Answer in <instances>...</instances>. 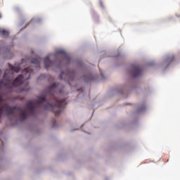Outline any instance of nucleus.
<instances>
[{"instance_id": "1", "label": "nucleus", "mask_w": 180, "mask_h": 180, "mask_svg": "<svg viewBox=\"0 0 180 180\" xmlns=\"http://www.w3.org/2000/svg\"><path fill=\"white\" fill-rule=\"evenodd\" d=\"M60 87L61 84L58 83L53 84L46 89L45 93L39 96V99L35 101H28L25 109L19 107H12L9 104L4 103L2 95L0 94V117L5 112L7 116H12L13 117L19 116L20 120H26L27 119V112L31 116H33L36 106L46 110H51L55 114V116H60L61 108H64L67 105L65 98L58 100L56 98L57 92L63 93V89Z\"/></svg>"}, {"instance_id": "2", "label": "nucleus", "mask_w": 180, "mask_h": 180, "mask_svg": "<svg viewBox=\"0 0 180 180\" xmlns=\"http://www.w3.org/2000/svg\"><path fill=\"white\" fill-rule=\"evenodd\" d=\"M8 68L10 70H6L4 73L3 80H0V88L4 86L7 89H12L13 88L20 86V85L23 84V79H30V75L33 74V69L26 68L22 72L23 75H18L17 78L12 82V78H13V72H19L20 71V65L15 67L11 64H8Z\"/></svg>"}, {"instance_id": "3", "label": "nucleus", "mask_w": 180, "mask_h": 180, "mask_svg": "<svg viewBox=\"0 0 180 180\" xmlns=\"http://www.w3.org/2000/svg\"><path fill=\"white\" fill-rule=\"evenodd\" d=\"M141 68L140 66H132L131 75L134 78H137V77H140L142 72Z\"/></svg>"}, {"instance_id": "4", "label": "nucleus", "mask_w": 180, "mask_h": 180, "mask_svg": "<svg viewBox=\"0 0 180 180\" xmlns=\"http://www.w3.org/2000/svg\"><path fill=\"white\" fill-rule=\"evenodd\" d=\"M44 65H45L46 70H49L50 67H53L54 65V63L50 60V58L49 57L45 58L44 59Z\"/></svg>"}, {"instance_id": "5", "label": "nucleus", "mask_w": 180, "mask_h": 180, "mask_svg": "<svg viewBox=\"0 0 180 180\" xmlns=\"http://www.w3.org/2000/svg\"><path fill=\"white\" fill-rule=\"evenodd\" d=\"M74 75V73L72 72H70L69 70H67L66 72H62L60 75V79H64V78L63 77H66V78H68V79H70L71 78V77H72V75Z\"/></svg>"}, {"instance_id": "6", "label": "nucleus", "mask_w": 180, "mask_h": 180, "mask_svg": "<svg viewBox=\"0 0 180 180\" xmlns=\"http://www.w3.org/2000/svg\"><path fill=\"white\" fill-rule=\"evenodd\" d=\"M58 54H63L65 61H68V63H70V61H71V57L70 56V55H68V53H65V51H59Z\"/></svg>"}, {"instance_id": "7", "label": "nucleus", "mask_w": 180, "mask_h": 180, "mask_svg": "<svg viewBox=\"0 0 180 180\" xmlns=\"http://www.w3.org/2000/svg\"><path fill=\"white\" fill-rule=\"evenodd\" d=\"M41 61V58H37L35 59H33L32 60V64H36V68H37L38 67L39 68L40 67V63Z\"/></svg>"}, {"instance_id": "8", "label": "nucleus", "mask_w": 180, "mask_h": 180, "mask_svg": "<svg viewBox=\"0 0 180 180\" xmlns=\"http://www.w3.org/2000/svg\"><path fill=\"white\" fill-rule=\"evenodd\" d=\"M0 33L4 36H5L6 37H8V36H9V32L5 30H0Z\"/></svg>"}, {"instance_id": "9", "label": "nucleus", "mask_w": 180, "mask_h": 180, "mask_svg": "<svg viewBox=\"0 0 180 180\" xmlns=\"http://www.w3.org/2000/svg\"><path fill=\"white\" fill-rule=\"evenodd\" d=\"M30 88H29V83H27L25 84V87L21 89V92L23 91H29Z\"/></svg>"}, {"instance_id": "10", "label": "nucleus", "mask_w": 180, "mask_h": 180, "mask_svg": "<svg viewBox=\"0 0 180 180\" xmlns=\"http://www.w3.org/2000/svg\"><path fill=\"white\" fill-rule=\"evenodd\" d=\"M1 18H2V15H1V13H0V19H1Z\"/></svg>"}, {"instance_id": "11", "label": "nucleus", "mask_w": 180, "mask_h": 180, "mask_svg": "<svg viewBox=\"0 0 180 180\" xmlns=\"http://www.w3.org/2000/svg\"><path fill=\"white\" fill-rule=\"evenodd\" d=\"M173 58H172L171 59V61H172Z\"/></svg>"}]
</instances>
